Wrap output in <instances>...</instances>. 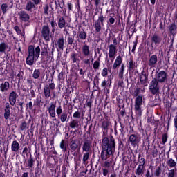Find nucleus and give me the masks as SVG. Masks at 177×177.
Segmentation results:
<instances>
[{"label": "nucleus", "instance_id": "680f3d73", "mask_svg": "<svg viewBox=\"0 0 177 177\" xmlns=\"http://www.w3.org/2000/svg\"><path fill=\"white\" fill-rule=\"evenodd\" d=\"M104 165L105 167L109 168L111 167L110 162L106 161L104 162Z\"/></svg>", "mask_w": 177, "mask_h": 177}, {"label": "nucleus", "instance_id": "c85d7f7f", "mask_svg": "<svg viewBox=\"0 0 177 177\" xmlns=\"http://www.w3.org/2000/svg\"><path fill=\"white\" fill-rule=\"evenodd\" d=\"M78 142L77 140H73L71 142L70 148L73 151H75L78 148Z\"/></svg>", "mask_w": 177, "mask_h": 177}, {"label": "nucleus", "instance_id": "58836bf2", "mask_svg": "<svg viewBox=\"0 0 177 177\" xmlns=\"http://www.w3.org/2000/svg\"><path fill=\"white\" fill-rule=\"evenodd\" d=\"M8 4H6V3H3V4H1V10L3 14H6V13L7 12V11H8Z\"/></svg>", "mask_w": 177, "mask_h": 177}, {"label": "nucleus", "instance_id": "a878e982", "mask_svg": "<svg viewBox=\"0 0 177 177\" xmlns=\"http://www.w3.org/2000/svg\"><path fill=\"white\" fill-rule=\"evenodd\" d=\"M167 165L170 168H175L176 167V162L171 158L167 160Z\"/></svg>", "mask_w": 177, "mask_h": 177}, {"label": "nucleus", "instance_id": "e433bc0d", "mask_svg": "<svg viewBox=\"0 0 177 177\" xmlns=\"http://www.w3.org/2000/svg\"><path fill=\"white\" fill-rule=\"evenodd\" d=\"M124 64H122L121 66V68L118 74V76L120 79H122L124 77Z\"/></svg>", "mask_w": 177, "mask_h": 177}, {"label": "nucleus", "instance_id": "3c124183", "mask_svg": "<svg viewBox=\"0 0 177 177\" xmlns=\"http://www.w3.org/2000/svg\"><path fill=\"white\" fill-rule=\"evenodd\" d=\"M49 114L50 115L51 118H55L56 117V111L55 109V110H50L48 111Z\"/></svg>", "mask_w": 177, "mask_h": 177}, {"label": "nucleus", "instance_id": "774afa93", "mask_svg": "<svg viewBox=\"0 0 177 177\" xmlns=\"http://www.w3.org/2000/svg\"><path fill=\"white\" fill-rule=\"evenodd\" d=\"M17 77L19 78V80H21L23 79V75H22V73H21V72H19V73L17 74Z\"/></svg>", "mask_w": 177, "mask_h": 177}, {"label": "nucleus", "instance_id": "4468645a", "mask_svg": "<svg viewBox=\"0 0 177 177\" xmlns=\"http://www.w3.org/2000/svg\"><path fill=\"white\" fill-rule=\"evenodd\" d=\"M129 141L132 145H137L139 143V138L135 134H131L129 137Z\"/></svg>", "mask_w": 177, "mask_h": 177}, {"label": "nucleus", "instance_id": "de8ad7c7", "mask_svg": "<svg viewBox=\"0 0 177 177\" xmlns=\"http://www.w3.org/2000/svg\"><path fill=\"white\" fill-rule=\"evenodd\" d=\"M55 108H56L55 104L53 102H51L50 106L48 108V111H50L55 110Z\"/></svg>", "mask_w": 177, "mask_h": 177}, {"label": "nucleus", "instance_id": "6e6552de", "mask_svg": "<svg viewBox=\"0 0 177 177\" xmlns=\"http://www.w3.org/2000/svg\"><path fill=\"white\" fill-rule=\"evenodd\" d=\"M18 95L15 91H12L9 95V102L11 106H15L17 102Z\"/></svg>", "mask_w": 177, "mask_h": 177}, {"label": "nucleus", "instance_id": "49530a36", "mask_svg": "<svg viewBox=\"0 0 177 177\" xmlns=\"http://www.w3.org/2000/svg\"><path fill=\"white\" fill-rule=\"evenodd\" d=\"M167 176L168 177H175V170H174V169L169 170Z\"/></svg>", "mask_w": 177, "mask_h": 177}, {"label": "nucleus", "instance_id": "6e6d98bb", "mask_svg": "<svg viewBox=\"0 0 177 177\" xmlns=\"http://www.w3.org/2000/svg\"><path fill=\"white\" fill-rule=\"evenodd\" d=\"M32 1L35 6H38L42 3V0H32Z\"/></svg>", "mask_w": 177, "mask_h": 177}, {"label": "nucleus", "instance_id": "6ab92c4d", "mask_svg": "<svg viewBox=\"0 0 177 177\" xmlns=\"http://www.w3.org/2000/svg\"><path fill=\"white\" fill-rule=\"evenodd\" d=\"M151 41L152 46L155 45L156 46H158V45H160V44L161 43V39L157 35H153L151 37Z\"/></svg>", "mask_w": 177, "mask_h": 177}, {"label": "nucleus", "instance_id": "13d9d810", "mask_svg": "<svg viewBox=\"0 0 177 177\" xmlns=\"http://www.w3.org/2000/svg\"><path fill=\"white\" fill-rule=\"evenodd\" d=\"M44 14L48 15L49 6L48 5H46L44 7Z\"/></svg>", "mask_w": 177, "mask_h": 177}, {"label": "nucleus", "instance_id": "7c9ffc66", "mask_svg": "<svg viewBox=\"0 0 177 177\" xmlns=\"http://www.w3.org/2000/svg\"><path fill=\"white\" fill-rule=\"evenodd\" d=\"M94 27L97 32H100L102 30V24L99 21H95Z\"/></svg>", "mask_w": 177, "mask_h": 177}, {"label": "nucleus", "instance_id": "0e129e2a", "mask_svg": "<svg viewBox=\"0 0 177 177\" xmlns=\"http://www.w3.org/2000/svg\"><path fill=\"white\" fill-rule=\"evenodd\" d=\"M109 174V170L107 169H103V175L106 176Z\"/></svg>", "mask_w": 177, "mask_h": 177}, {"label": "nucleus", "instance_id": "09e8293b", "mask_svg": "<svg viewBox=\"0 0 177 177\" xmlns=\"http://www.w3.org/2000/svg\"><path fill=\"white\" fill-rule=\"evenodd\" d=\"M81 60L86 65H90L91 64V59H83V58H82Z\"/></svg>", "mask_w": 177, "mask_h": 177}, {"label": "nucleus", "instance_id": "a18cd8bd", "mask_svg": "<svg viewBox=\"0 0 177 177\" xmlns=\"http://www.w3.org/2000/svg\"><path fill=\"white\" fill-rule=\"evenodd\" d=\"M60 148H61L64 151H66V146L64 140H62V141H61V142H60Z\"/></svg>", "mask_w": 177, "mask_h": 177}, {"label": "nucleus", "instance_id": "9d476101", "mask_svg": "<svg viewBox=\"0 0 177 177\" xmlns=\"http://www.w3.org/2000/svg\"><path fill=\"white\" fill-rule=\"evenodd\" d=\"M158 61V59L157 58V55H153L149 58V60L148 62V66L150 68H154L156 67V65L157 64Z\"/></svg>", "mask_w": 177, "mask_h": 177}, {"label": "nucleus", "instance_id": "c9c22d12", "mask_svg": "<svg viewBox=\"0 0 177 177\" xmlns=\"http://www.w3.org/2000/svg\"><path fill=\"white\" fill-rule=\"evenodd\" d=\"M89 156H90L89 152H86V153H84L83 158H82V162H83L84 164H86L87 160L89 159Z\"/></svg>", "mask_w": 177, "mask_h": 177}, {"label": "nucleus", "instance_id": "f3484780", "mask_svg": "<svg viewBox=\"0 0 177 177\" xmlns=\"http://www.w3.org/2000/svg\"><path fill=\"white\" fill-rule=\"evenodd\" d=\"M36 8V5L31 1H29L26 3L25 10L28 12H32V10Z\"/></svg>", "mask_w": 177, "mask_h": 177}, {"label": "nucleus", "instance_id": "0eeeda50", "mask_svg": "<svg viewBox=\"0 0 177 177\" xmlns=\"http://www.w3.org/2000/svg\"><path fill=\"white\" fill-rule=\"evenodd\" d=\"M41 34L45 41H50V28L48 26H43Z\"/></svg>", "mask_w": 177, "mask_h": 177}, {"label": "nucleus", "instance_id": "a211bd4d", "mask_svg": "<svg viewBox=\"0 0 177 177\" xmlns=\"http://www.w3.org/2000/svg\"><path fill=\"white\" fill-rule=\"evenodd\" d=\"M58 27L60 29H63L66 27H67V22L66 21V19L64 17H59L58 19Z\"/></svg>", "mask_w": 177, "mask_h": 177}, {"label": "nucleus", "instance_id": "20e7f679", "mask_svg": "<svg viewBox=\"0 0 177 177\" xmlns=\"http://www.w3.org/2000/svg\"><path fill=\"white\" fill-rule=\"evenodd\" d=\"M118 53V47L115 45H109L108 56L111 59V64H113Z\"/></svg>", "mask_w": 177, "mask_h": 177}, {"label": "nucleus", "instance_id": "ea45409f", "mask_svg": "<svg viewBox=\"0 0 177 177\" xmlns=\"http://www.w3.org/2000/svg\"><path fill=\"white\" fill-rule=\"evenodd\" d=\"M79 37L82 39V40H85L87 37V34L86 32L84 31H81L80 33H79Z\"/></svg>", "mask_w": 177, "mask_h": 177}, {"label": "nucleus", "instance_id": "4d7b16f0", "mask_svg": "<svg viewBox=\"0 0 177 177\" xmlns=\"http://www.w3.org/2000/svg\"><path fill=\"white\" fill-rule=\"evenodd\" d=\"M49 89L53 91L55 89V83H50L48 85Z\"/></svg>", "mask_w": 177, "mask_h": 177}, {"label": "nucleus", "instance_id": "a19ab883", "mask_svg": "<svg viewBox=\"0 0 177 177\" xmlns=\"http://www.w3.org/2000/svg\"><path fill=\"white\" fill-rule=\"evenodd\" d=\"M67 118H68V115L66 113H63L60 115V120L62 122H65L67 120Z\"/></svg>", "mask_w": 177, "mask_h": 177}, {"label": "nucleus", "instance_id": "f03ea898", "mask_svg": "<svg viewBox=\"0 0 177 177\" xmlns=\"http://www.w3.org/2000/svg\"><path fill=\"white\" fill-rule=\"evenodd\" d=\"M28 56L26 59V63L28 66H32L39 58L41 55V48L37 46L35 48L30 45L28 48Z\"/></svg>", "mask_w": 177, "mask_h": 177}, {"label": "nucleus", "instance_id": "aec40b11", "mask_svg": "<svg viewBox=\"0 0 177 177\" xmlns=\"http://www.w3.org/2000/svg\"><path fill=\"white\" fill-rule=\"evenodd\" d=\"M91 143L88 140H86L82 146V151L86 153H89L91 150Z\"/></svg>", "mask_w": 177, "mask_h": 177}, {"label": "nucleus", "instance_id": "5701e85b", "mask_svg": "<svg viewBox=\"0 0 177 177\" xmlns=\"http://www.w3.org/2000/svg\"><path fill=\"white\" fill-rule=\"evenodd\" d=\"M127 68L129 72L135 71V68H136V65H135V62H133V59H130V61L127 64Z\"/></svg>", "mask_w": 177, "mask_h": 177}, {"label": "nucleus", "instance_id": "72a5a7b5", "mask_svg": "<svg viewBox=\"0 0 177 177\" xmlns=\"http://www.w3.org/2000/svg\"><path fill=\"white\" fill-rule=\"evenodd\" d=\"M41 75V72L39 69H35L32 74V77L35 80L39 79Z\"/></svg>", "mask_w": 177, "mask_h": 177}, {"label": "nucleus", "instance_id": "bb28decb", "mask_svg": "<svg viewBox=\"0 0 177 177\" xmlns=\"http://www.w3.org/2000/svg\"><path fill=\"white\" fill-rule=\"evenodd\" d=\"M14 30H15L16 33L18 35H21L23 38H24L25 37V31L24 30H21L19 27L18 26H15L14 27Z\"/></svg>", "mask_w": 177, "mask_h": 177}, {"label": "nucleus", "instance_id": "2f4dec72", "mask_svg": "<svg viewBox=\"0 0 177 177\" xmlns=\"http://www.w3.org/2000/svg\"><path fill=\"white\" fill-rule=\"evenodd\" d=\"M48 54V46L44 45V46L41 47V56H47Z\"/></svg>", "mask_w": 177, "mask_h": 177}, {"label": "nucleus", "instance_id": "7ed1b4c3", "mask_svg": "<svg viewBox=\"0 0 177 177\" xmlns=\"http://www.w3.org/2000/svg\"><path fill=\"white\" fill-rule=\"evenodd\" d=\"M143 105H145V99L143 98V96L138 95L136 97L134 102V111L138 118L142 117V113H143L142 106H143Z\"/></svg>", "mask_w": 177, "mask_h": 177}, {"label": "nucleus", "instance_id": "412c9836", "mask_svg": "<svg viewBox=\"0 0 177 177\" xmlns=\"http://www.w3.org/2000/svg\"><path fill=\"white\" fill-rule=\"evenodd\" d=\"M20 145L17 140H13L11 145V151L12 152H17L19 150Z\"/></svg>", "mask_w": 177, "mask_h": 177}, {"label": "nucleus", "instance_id": "bf43d9fd", "mask_svg": "<svg viewBox=\"0 0 177 177\" xmlns=\"http://www.w3.org/2000/svg\"><path fill=\"white\" fill-rule=\"evenodd\" d=\"M160 174H161V169H160V167H158V169H156V171H155V175L156 176H160Z\"/></svg>", "mask_w": 177, "mask_h": 177}, {"label": "nucleus", "instance_id": "9b49d317", "mask_svg": "<svg viewBox=\"0 0 177 177\" xmlns=\"http://www.w3.org/2000/svg\"><path fill=\"white\" fill-rule=\"evenodd\" d=\"M65 44V39L63 37L57 40L55 46L58 48L57 50H64Z\"/></svg>", "mask_w": 177, "mask_h": 177}, {"label": "nucleus", "instance_id": "dca6fc26", "mask_svg": "<svg viewBox=\"0 0 177 177\" xmlns=\"http://www.w3.org/2000/svg\"><path fill=\"white\" fill-rule=\"evenodd\" d=\"M7 50L10 51L11 48L8 46V44L5 42L0 43V53H5Z\"/></svg>", "mask_w": 177, "mask_h": 177}, {"label": "nucleus", "instance_id": "37998d69", "mask_svg": "<svg viewBox=\"0 0 177 177\" xmlns=\"http://www.w3.org/2000/svg\"><path fill=\"white\" fill-rule=\"evenodd\" d=\"M109 127V122L108 121H103L102 129V130H107Z\"/></svg>", "mask_w": 177, "mask_h": 177}, {"label": "nucleus", "instance_id": "c756f323", "mask_svg": "<svg viewBox=\"0 0 177 177\" xmlns=\"http://www.w3.org/2000/svg\"><path fill=\"white\" fill-rule=\"evenodd\" d=\"M145 168V166L143 165H139L136 170V174L138 176H140L143 173V169Z\"/></svg>", "mask_w": 177, "mask_h": 177}, {"label": "nucleus", "instance_id": "f257e3e1", "mask_svg": "<svg viewBox=\"0 0 177 177\" xmlns=\"http://www.w3.org/2000/svg\"><path fill=\"white\" fill-rule=\"evenodd\" d=\"M102 151L101 152V159L103 161H106L110 157L114 154L115 151V142L113 137L104 138L102 142Z\"/></svg>", "mask_w": 177, "mask_h": 177}, {"label": "nucleus", "instance_id": "39448f33", "mask_svg": "<svg viewBox=\"0 0 177 177\" xmlns=\"http://www.w3.org/2000/svg\"><path fill=\"white\" fill-rule=\"evenodd\" d=\"M149 90L153 94L158 93L160 86H158V81L156 78H153L149 84Z\"/></svg>", "mask_w": 177, "mask_h": 177}, {"label": "nucleus", "instance_id": "4c0bfd02", "mask_svg": "<svg viewBox=\"0 0 177 177\" xmlns=\"http://www.w3.org/2000/svg\"><path fill=\"white\" fill-rule=\"evenodd\" d=\"M100 67V62L99 60H95L93 64V68L94 70H99Z\"/></svg>", "mask_w": 177, "mask_h": 177}, {"label": "nucleus", "instance_id": "603ef678", "mask_svg": "<svg viewBox=\"0 0 177 177\" xmlns=\"http://www.w3.org/2000/svg\"><path fill=\"white\" fill-rule=\"evenodd\" d=\"M62 108L61 106H58L56 109V113L58 115H61L62 113Z\"/></svg>", "mask_w": 177, "mask_h": 177}, {"label": "nucleus", "instance_id": "f8f14e48", "mask_svg": "<svg viewBox=\"0 0 177 177\" xmlns=\"http://www.w3.org/2000/svg\"><path fill=\"white\" fill-rule=\"evenodd\" d=\"M11 114V110H10V106L8 102L6 103V108L4 109V118L5 120H8L10 117Z\"/></svg>", "mask_w": 177, "mask_h": 177}, {"label": "nucleus", "instance_id": "c03bdc74", "mask_svg": "<svg viewBox=\"0 0 177 177\" xmlns=\"http://www.w3.org/2000/svg\"><path fill=\"white\" fill-rule=\"evenodd\" d=\"M109 72H108V68H104L102 70V72L101 73L102 76L103 77H106L108 76Z\"/></svg>", "mask_w": 177, "mask_h": 177}, {"label": "nucleus", "instance_id": "ddd939ff", "mask_svg": "<svg viewBox=\"0 0 177 177\" xmlns=\"http://www.w3.org/2000/svg\"><path fill=\"white\" fill-rule=\"evenodd\" d=\"M122 62H123V59H122V56L121 55L117 56V57L115 58V60L113 63V68L114 70L117 69L119 66H121Z\"/></svg>", "mask_w": 177, "mask_h": 177}, {"label": "nucleus", "instance_id": "473e14b6", "mask_svg": "<svg viewBox=\"0 0 177 177\" xmlns=\"http://www.w3.org/2000/svg\"><path fill=\"white\" fill-rule=\"evenodd\" d=\"M71 59L74 64L80 62V59L77 58V54L75 52L71 53Z\"/></svg>", "mask_w": 177, "mask_h": 177}, {"label": "nucleus", "instance_id": "2eb2a0df", "mask_svg": "<svg viewBox=\"0 0 177 177\" xmlns=\"http://www.w3.org/2000/svg\"><path fill=\"white\" fill-rule=\"evenodd\" d=\"M10 89V83L8 81H5L0 84V91L2 93L8 91Z\"/></svg>", "mask_w": 177, "mask_h": 177}, {"label": "nucleus", "instance_id": "4be33fe9", "mask_svg": "<svg viewBox=\"0 0 177 177\" xmlns=\"http://www.w3.org/2000/svg\"><path fill=\"white\" fill-rule=\"evenodd\" d=\"M20 19L21 21L26 22L29 21L30 16L25 11H22L20 12Z\"/></svg>", "mask_w": 177, "mask_h": 177}, {"label": "nucleus", "instance_id": "cd10ccee", "mask_svg": "<svg viewBox=\"0 0 177 177\" xmlns=\"http://www.w3.org/2000/svg\"><path fill=\"white\" fill-rule=\"evenodd\" d=\"M69 126L71 129L78 128L80 126L79 121L77 120H73L70 122Z\"/></svg>", "mask_w": 177, "mask_h": 177}, {"label": "nucleus", "instance_id": "338daca9", "mask_svg": "<svg viewBox=\"0 0 177 177\" xmlns=\"http://www.w3.org/2000/svg\"><path fill=\"white\" fill-rule=\"evenodd\" d=\"M115 22V18L111 17V18L109 19V23H110L111 24H114Z\"/></svg>", "mask_w": 177, "mask_h": 177}, {"label": "nucleus", "instance_id": "052dcab7", "mask_svg": "<svg viewBox=\"0 0 177 177\" xmlns=\"http://www.w3.org/2000/svg\"><path fill=\"white\" fill-rule=\"evenodd\" d=\"M67 6H68L69 11L73 10V4L71 3V2H68L67 3Z\"/></svg>", "mask_w": 177, "mask_h": 177}, {"label": "nucleus", "instance_id": "69168bd1", "mask_svg": "<svg viewBox=\"0 0 177 177\" xmlns=\"http://www.w3.org/2000/svg\"><path fill=\"white\" fill-rule=\"evenodd\" d=\"M167 134H163V136H162V142L164 143L167 142Z\"/></svg>", "mask_w": 177, "mask_h": 177}, {"label": "nucleus", "instance_id": "79ce46f5", "mask_svg": "<svg viewBox=\"0 0 177 177\" xmlns=\"http://www.w3.org/2000/svg\"><path fill=\"white\" fill-rule=\"evenodd\" d=\"M109 82H108V81H106V80H104V81H102V83H101V86L102 87V88H104V89H106V90H108L109 89Z\"/></svg>", "mask_w": 177, "mask_h": 177}, {"label": "nucleus", "instance_id": "864d4df0", "mask_svg": "<svg viewBox=\"0 0 177 177\" xmlns=\"http://www.w3.org/2000/svg\"><path fill=\"white\" fill-rule=\"evenodd\" d=\"M97 21H99L100 24H102V25H103L104 24V16L100 15Z\"/></svg>", "mask_w": 177, "mask_h": 177}, {"label": "nucleus", "instance_id": "423d86ee", "mask_svg": "<svg viewBox=\"0 0 177 177\" xmlns=\"http://www.w3.org/2000/svg\"><path fill=\"white\" fill-rule=\"evenodd\" d=\"M168 77V75L167 74V72L165 71H160L156 75V80L159 83H164L165 81H167V77Z\"/></svg>", "mask_w": 177, "mask_h": 177}, {"label": "nucleus", "instance_id": "e2e57ef3", "mask_svg": "<svg viewBox=\"0 0 177 177\" xmlns=\"http://www.w3.org/2000/svg\"><path fill=\"white\" fill-rule=\"evenodd\" d=\"M26 127V123L23 122L20 127L21 130L24 131Z\"/></svg>", "mask_w": 177, "mask_h": 177}, {"label": "nucleus", "instance_id": "5fc2aeb1", "mask_svg": "<svg viewBox=\"0 0 177 177\" xmlns=\"http://www.w3.org/2000/svg\"><path fill=\"white\" fill-rule=\"evenodd\" d=\"M81 116V113L79 112V111H75L74 113H73V118H80Z\"/></svg>", "mask_w": 177, "mask_h": 177}, {"label": "nucleus", "instance_id": "f704fd0d", "mask_svg": "<svg viewBox=\"0 0 177 177\" xmlns=\"http://www.w3.org/2000/svg\"><path fill=\"white\" fill-rule=\"evenodd\" d=\"M140 81L142 84H145L146 82L147 81V75H146V74H145V73L141 74L140 76Z\"/></svg>", "mask_w": 177, "mask_h": 177}, {"label": "nucleus", "instance_id": "8fccbe9b", "mask_svg": "<svg viewBox=\"0 0 177 177\" xmlns=\"http://www.w3.org/2000/svg\"><path fill=\"white\" fill-rule=\"evenodd\" d=\"M67 42L68 44V45H73V42H74V37H68V39H67Z\"/></svg>", "mask_w": 177, "mask_h": 177}, {"label": "nucleus", "instance_id": "393cba45", "mask_svg": "<svg viewBox=\"0 0 177 177\" xmlns=\"http://www.w3.org/2000/svg\"><path fill=\"white\" fill-rule=\"evenodd\" d=\"M34 158L32 156H30L26 163V167L32 168L34 165Z\"/></svg>", "mask_w": 177, "mask_h": 177}, {"label": "nucleus", "instance_id": "b1692460", "mask_svg": "<svg viewBox=\"0 0 177 177\" xmlns=\"http://www.w3.org/2000/svg\"><path fill=\"white\" fill-rule=\"evenodd\" d=\"M44 96L47 98L50 97V89L48 84L44 86Z\"/></svg>", "mask_w": 177, "mask_h": 177}, {"label": "nucleus", "instance_id": "1a4fd4ad", "mask_svg": "<svg viewBox=\"0 0 177 177\" xmlns=\"http://www.w3.org/2000/svg\"><path fill=\"white\" fill-rule=\"evenodd\" d=\"M82 51L83 55L85 57H89V56L91 57L93 55L92 52L90 50V46L87 44H84L82 46Z\"/></svg>", "mask_w": 177, "mask_h": 177}]
</instances>
